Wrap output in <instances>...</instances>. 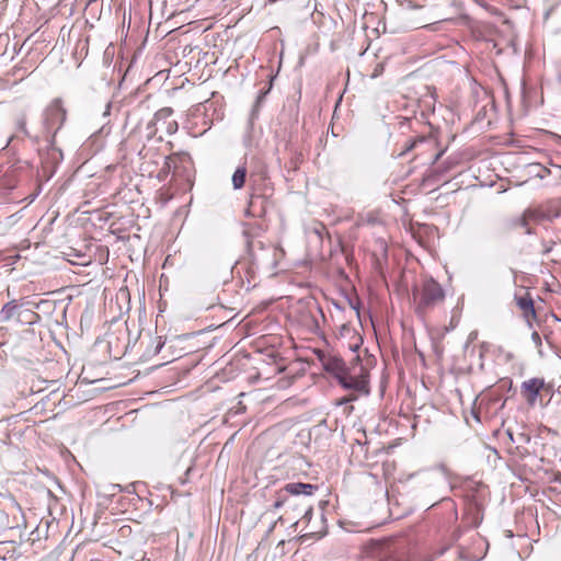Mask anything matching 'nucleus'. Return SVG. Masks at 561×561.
Masks as SVG:
<instances>
[{
  "label": "nucleus",
  "mask_w": 561,
  "mask_h": 561,
  "mask_svg": "<svg viewBox=\"0 0 561 561\" xmlns=\"http://www.w3.org/2000/svg\"><path fill=\"white\" fill-rule=\"evenodd\" d=\"M247 173H248V170H247L245 164L239 165L236 169V171L232 174V179H231L232 186L234 190H241L244 186L245 180H247Z\"/></svg>",
  "instance_id": "11"
},
{
  "label": "nucleus",
  "mask_w": 561,
  "mask_h": 561,
  "mask_svg": "<svg viewBox=\"0 0 561 561\" xmlns=\"http://www.w3.org/2000/svg\"><path fill=\"white\" fill-rule=\"evenodd\" d=\"M172 114H173V110L171 107H162L154 113L153 123L154 124H159V123L163 124L165 122H169V121H171L170 117L172 116Z\"/></svg>",
  "instance_id": "12"
},
{
  "label": "nucleus",
  "mask_w": 561,
  "mask_h": 561,
  "mask_svg": "<svg viewBox=\"0 0 561 561\" xmlns=\"http://www.w3.org/2000/svg\"><path fill=\"white\" fill-rule=\"evenodd\" d=\"M339 383L346 390H353L358 394L367 396L369 393L367 375L363 373V366L359 365V375H353L346 368L337 378Z\"/></svg>",
  "instance_id": "4"
},
{
  "label": "nucleus",
  "mask_w": 561,
  "mask_h": 561,
  "mask_svg": "<svg viewBox=\"0 0 561 561\" xmlns=\"http://www.w3.org/2000/svg\"><path fill=\"white\" fill-rule=\"evenodd\" d=\"M318 490V485L302 482H289L275 493V500L268 512H275L285 508V513L298 512L302 513L304 518L310 519L312 515V506L306 504L307 497H310Z\"/></svg>",
  "instance_id": "1"
},
{
  "label": "nucleus",
  "mask_w": 561,
  "mask_h": 561,
  "mask_svg": "<svg viewBox=\"0 0 561 561\" xmlns=\"http://www.w3.org/2000/svg\"><path fill=\"white\" fill-rule=\"evenodd\" d=\"M357 397H358V396H356V394H351V396H348V397H346V398L342 399V402H341V403L350 402V401H354V400H356V399H357Z\"/></svg>",
  "instance_id": "23"
},
{
  "label": "nucleus",
  "mask_w": 561,
  "mask_h": 561,
  "mask_svg": "<svg viewBox=\"0 0 561 561\" xmlns=\"http://www.w3.org/2000/svg\"><path fill=\"white\" fill-rule=\"evenodd\" d=\"M545 210L550 213V216H552V220L560 216V213L558 210H552V209H545Z\"/></svg>",
  "instance_id": "22"
},
{
  "label": "nucleus",
  "mask_w": 561,
  "mask_h": 561,
  "mask_svg": "<svg viewBox=\"0 0 561 561\" xmlns=\"http://www.w3.org/2000/svg\"><path fill=\"white\" fill-rule=\"evenodd\" d=\"M541 254L548 256L553 253L558 248H561V243L554 240H542L541 241Z\"/></svg>",
  "instance_id": "15"
},
{
  "label": "nucleus",
  "mask_w": 561,
  "mask_h": 561,
  "mask_svg": "<svg viewBox=\"0 0 561 561\" xmlns=\"http://www.w3.org/2000/svg\"><path fill=\"white\" fill-rule=\"evenodd\" d=\"M163 125H164L165 131L169 135H173L178 131L179 125H178L176 121H169V122L163 123Z\"/></svg>",
  "instance_id": "19"
},
{
  "label": "nucleus",
  "mask_w": 561,
  "mask_h": 561,
  "mask_svg": "<svg viewBox=\"0 0 561 561\" xmlns=\"http://www.w3.org/2000/svg\"><path fill=\"white\" fill-rule=\"evenodd\" d=\"M301 161L302 154L300 152L295 151L289 162L290 169L297 170Z\"/></svg>",
  "instance_id": "18"
},
{
  "label": "nucleus",
  "mask_w": 561,
  "mask_h": 561,
  "mask_svg": "<svg viewBox=\"0 0 561 561\" xmlns=\"http://www.w3.org/2000/svg\"><path fill=\"white\" fill-rule=\"evenodd\" d=\"M245 242H247V250H248V253L249 255L252 257V260H254V249L255 248H259L261 250H263V243L261 241H253L250 239L249 234L245 232Z\"/></svg>",
  "instance_id": "17"
},
{
  "label": "nucleus",
  "mask_w": 561,
  "mask_h": 561,
  "mask_svg": "<svg viewBox=\"0 0 561 561\" xmlns=\"http://www.w3.org/2000/svg\"><path fill=\"white\" fill-rule=\"evenodd\" d=\"M22 320H19V323H22V324H32L36 321V319L39 318V316L32 311L30 308H25L23 307L22 308Z\"/></svg>",
  "instance_id": "14"
},
{
  "label": "nucleus",
  "mask_w": 561,
  "mask_h": 561,
  "mask_svg": "<svg viewBox=\"0 0 561 561\" xmlns=\"http://www.w3.org/2000/svg\"><path fill=\"white\" fill-rule=\"evenodd\" d=\"M110 110H111V103H107L106 107H105L104 115H107L110 113Z\"/></svg>",
  "instance_id": "25"
},
{
  "label": "nucleus",
  "mask_w": 561,
  "mask_h": 561,
  "mask_svg": "<svg viewBox=\"0 0 561 561\" xmlns=\"http://www.w3.org/2000/svg\"><path fill=\"white\" fill-rule=\"evenodd\" d=\"M154 342H156V346H154L153 351L151 352V355L158 354L164 346V341H162L161 336L154 337Z\"/></svg>",
  "instance_id": "20"
},
{
  "label": "nucleus",
  "mask_w": 561,
  "mask_h": 561,
  "mask_svg": "<svg viewBox=\"0 0 561 561\" xmlns=\"http://www.w3.org/2000/svg\"><path fill=\"white\" fill-rule=\"evenodd\" d=\"M445 299L443 287L433 278L425 279L420 288L413 289L415 312L424 316L430 310L439 306Z\"/></svg>",
  "instance_id": "3"
},
{
  "label": "nucleus",
  "mask_w": 561,
  "mask_h": 561,
  "mask_svg": "<svg viewBox=\"0 0 561 561\" xmlns=\"http://www.w3.org/2000/svg\"><path fill=\"white\" fill-rule=\"evenodd\" d=\"M531 340L536 345H541V339L538 332L535 331L531 333Z\"/></svg>",
  "instance_id": "21"
},
{
  "label": "nucleus",
  "mask_w": 561,
  "mask_h": 561,
  "mask_svg": "<svg viewBox=\"0 0 561 561\" xmlns=\"http://www.w3.org/2000/svg\"><path fill=\"white\" fill-rule=\"evenodd\" d=\"M27 301L16 300L12 299L11 301L7 302L0 310V321L1 322H9L11 320H15L19 322V320H22V308L27 306Z\"/></svg>",
  "instance_id": "6"
},
{
  "label": "nucleus",
  "mask_w": 561,
  "mask_h": 561,
  "mask_svg": "<svg viewBox=\"0 0 561 561\" xmlns=\"http://www.w3.org/2000/svg\"><path fill=\"white\" fill-rule=\"evenodd\" d=\"M354 360L356 362V364H359V356L357 355Z\"/></svg>",
  "instance_id": "28"
},
{
  "label": "nucleus",
  "mask_w": 561,
  "mask_h": 561,
  "mask_svg": "<svg viewBox=\"0 0 561 561\" xmlns=\"http://www.w3.org/2000/svg\"><path fill=\"white\" fill-rule=\"evenodd\" d=\"M26 122H27L26 114L24 112L19 114L15 119L16 129L19 133L23 134L24 136L32 137L27 129Z\"/></svg>",
  "instance_id": "13"
},
{
  "label": "nucleus",
  "mask_w": 561,
  "mask_h": 561,
  "mask_svg": "<svg viewBox=\"0 0 561 561\" xmlns=\"http://www.w3.org/2000/svg\"><path fill=\"white\" fill-rule=\"evenodd\" d=\"M515 301L517 307L522 310L524 318L529 322L531 319H536V309L534 306V300L529 293H525L524 295H515Z\"/></svg>",
  "instance_id": "8"
},
{
  "label": "nucleus",
  "mask_w": 561,
  "mask_h": 561,
  "mask_svg": "<svg viewBox=\"0 0 561 561\" xmlns=\"http://www.w3.org/2000/svg\"><path fill=\"white\" fill-rule=\"evenodd\" d=\"M553 12H554L553 10L548 11L546 14V18H549L551 14H553Z\"/></svg>",
  "instance_id": "26"
},
{
  "label": "nucleus",
  "mask_w": 561,
  "mask_h": 561,
  "mask_svg": "<svg viewBox=\"0 0 561 561\" xmlns=\"http://www.w3.org/2000/svg\"><path fill=\"white\" fill-rule=\"evenodd\" d=\"M543 387L545 380L542 378H530L522 383V394L526 398L528 404L534 405L536 403Z\"/></svg>",
  "instance_id": "7"
},
{
  "label": "nucleus",
  "mask_w": 561,
  "mask_h": 561,
  "mask_svg": "<svg viewBox=\"0 0 561 561\" xmlns=\"http://www.w3.org/2000/svg\"><path fill=\"white\" fill-rule=\"evenodd\" d=\"M527 217L530 218L531 222L540 224L543 221H552V216L550 213L540 208H528L526 209Z\"/></svg>",
  "instance_id": "10"
},
{
  "label": "nucleus",
  "mask_w": 561,
  "mask_h": 561,
  "mask_svg": "<svg viewBox=\"0 0 561 561\" xmlns=\"http://www.w3.org/2000/svg\"><path fill=\"white\" fill-rule=\"evenodd\" d=\"M264 203V196L252 194L245 214L252 217H262L265 214Z\"/></svg>",
  "instance_id": "9"
},
{
  "label": "nucleus",
  "mask_w": 561,
  "mask_h": 561,
  "mask_svg": "<svg viewBox=\"0 0 561 561\" xmlns=\"http://www.w3.org/2000/svg\"><path fill=\"white\" fill-rule=\"evenodd\" d=\"M416 142H417L416 140L412 141V142L407 147V151H409V150L413 149V148L415 147Z\"/></svg>",
  "instance_id": "24"
},
{
  "label": "nucleus",
  "mask_w": 561,
  "mask_h": 561,
  "mask_svg": "<svg viewBox=\"0 0 561 561\" xmlns=\"http://www.w3.org/2000/svg\"><path fill=\"white\" fill-rule=\"evenodd\" d=\"M380 69H382V66L381 65H378L377 68L375 69L377 72L380 71Z\"/></svg>",
  "instance_id": "27"
},
{
  "label": "nucleus",
  "mask_w": 561,
  "mask_h": 561,
  "mask_svg": "<svg viewBox=\"0 0 561 561\" xmlns=\"http://www.w3.org/2000/svg\"><path fill=\"white\" fill-rule=\"evenodd\" d=\"M352 351H356L358 348V345H355V347H351Z\"/></svg>",
  "instance_id": "29"
},
{
  "label": "nucleus",
  "mask_w": 561,
  "mask_h": 561,
  "mask_svg": "<svg viewBox=\"0 0 561 561\" xmlns=\"http://www.w3.org/2000/svg\"><path fill=\"white\" fill-rule=\"evenodd\" d=\"M67 119V111L62 100L54 99L43 111L42 127L38 135L34 136L35 141L43 140L49 148H55L56 136Z\"/></svg>",
  "instance_id": "2"
},
{
  "label": "nucleus",
  "mask_w": 561,
  "mask_h": 561,
  "mask_svg": "<svg viewBox=\"0 0 561 561\" xmlns=\"http://www.w3.org/2000/svg\"><path fill=\"white\" fill-rule=\"evenodd\" d=\"M531 222L530 218L527 217V211L525 210L520 217L515 220V225L522 228H525V233L531 234L533 230L528 227Z\"/></svg>",
  "instance_id": "16"
},
{
  "label": "nucleus",
  "mask_w": 561,
  "mask_h": 561,
  "mask_svg": "<svg viewBox=\"0 0 561 561\" xmlns=\"http://www.w3.org/2000/svg\"><path fill=\"white\" fill-rule=\"evenodd\" d=\"M316 355L320 360L323 369L333 374L336 378L346 369L344 360L336 354L317 350Z\"/></svg>",
  "instance_id": "5"
}]
</instances>
